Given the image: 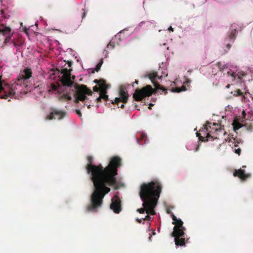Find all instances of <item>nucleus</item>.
I'll return each mask as SVG.
<instances>
[{
    "label": "nucleus",
    "instance_id": "1",
    "mask_svg": "<svg viewBox=\"0 0 253 253\" xmlns=\"http://www.w3.org/2000/svg\"><path fill=\"white\" fill-rule=\"evenodd\" d=\"M91 158L88 157V164L87 170L91 174L93 183L94 190L91 195V205L88 207V211H93L101 206L105 195L109 193L110 189L106 185L111 186L115 184L117 174V168L120 165V159L118 157H113L109 165L103 169L101 165L95 166L91 164Z\"/></svg>",
    "mask_w": 253,
    "mask_h": 253
},
{
    "label": "nucleus",
    "instance_id": "2",
    "mask_svg": "<svg viewBox=\"0 0 253 253\" xmlns=\"http://www.w3.org/2000/svg\"><path fill=\"white\" fill-rule=\"evenodd\" d=\"M64 64L66 67L60 66L55 70H52L49 73V79L52 81L48 86L49 93H62L61 97L70 100L73 97L76 101H84L86 95H90L91 91L84 85H79L74 83V77L71 76L70 64L64 61L61 63Z\"/></svg>",
    "mask_w": 253,
    "mask_h": 253
},
{
    "label": "nucleus",
    "instance_id": "3",
    "mask_svg": "<svg viewBox=\"0 0 253 253\" xmlns=\"http://www.w3.org/2000/svg\"><path fill=\"white\" fill-rule=\"evenodd\" d=\"M161 191L160 183L158 181H152L148 184H143L141 186L140 197L143 201V208L139 209L137 211L140 213L145 211L147 213L144 218H137L136 221L141 223L142 220H152L153 217L156 212L154 209L157 205L158 200Z\"/></svg>",
    "mask_w": 253,
    "mask_h": 253
},
{
    "label": "nucleus",
    "instance_id": "4",
    "mask_svg": "<svg viewBox=\"0 0 253 253\" xmlns=\"http://www.w3.org/2000/svg\"><path fill=\"white\" fill-rule=\"evenodd\" d=\"M32 77V71L29 68H26L21 71L18 76V83L12 84L10 86L8 85H3L0 75V98L8 99L14 96L18 97L22 93H26L28 91H32L34 94L40 93L42 94V91L39 88V85L34 87L28 86L27 84L28 80Z\"/></svg>",
    "mask_w": 253,
    "mask_h": 253
},
{
    "label": "nucleus",
    "instance_id": "5",
    "mask_svg": "<svg viewBox=\"0 0 253 253\" xmlns=\"http://www.w3.org/2000/svg\"><path fill=\"white\" fill-rule=\"evenodd\" d=\"M197 136L202 141H214V145H220L224 142H228L230 146H237L240 143L237 138L229 137V135L218 124L208 122Z\"/></svg>",
    "mask_w": 253,
    "mask_h": 253
},
{
    "label": "nucleus",
    "instance_id": "6",
    "mask_svg": "<svg viewBox=\"0 0 253 253\" xmlns=\"http://www.w3.org/2000/svg\"><path fill=\"white\" fill-rule=\"evenodd\" d=\"M0 34L5 37L4 42L5 44L13 45L17 50L22 48L24 41L21 36L17 34H11V29L9 27L0 24Z\"/></svg>",
    "mask_w": 253,
    "mask_h": 253
},
{
    "label": "nucleus",
    "instance_id": "7",
    "mask_svg": "<svg viewBox=\"0 0 253 253\" xmlns=\"http://www.w3.org/2000/svg\"><path fill=\"white\" fill-rule=\"evenodd\" d=\"M172 223L175 224L173 228L172 235L174 237V242L176 246H183L184 245V239L182 237L184 235V227L182 226L183 222L180 220L177 219L174 215H172Z\"/></svg>",
    "mask_w": 253,
    "mask_h": 253
},
{
    "label": "nucleus",
    "instance_id": "8",
    "mask_svg": "<svg viewBox=\"0 0 253 253\" xmlns=\"http://www.w3.org/2000/svg\"><path fill=\"white\" fill-rule=\"evenodd\" d=\"M94 82L98 84V87L97 86H94L93 90L94 91L99 92V96L97 98L98 101L101 99L107 100L108 99V96L106 95V90L110 87L109 85L106 84L105 81L100 80H95Z\"/></svg>",
    "mask_w": 253,
    "mask_h": 253
},
{
    "label": "nucleus",
    "instance_id": "9",
    "mask_svg": "<svg viewBox=\"0 0 253 253\" xmlns=\"http://www.w3.org/2000/svg\"><path fill=\"white\" fill-rule=\"evenodd\" d=\"M153 89L150 85H147L141 89H136L133 97L136 101H140L144 98L150 96L152 93Z\"/></svg>",
    "mask_w": 253,
    "mask_h": 253
},
{
    "label": "nucleus",
    "instance_id": "10",
    "mask_svg": "<svg viewBox=\"0 0 253 253\" xmlns=\"http://www.w3.org/2000/svg\"><path fill=\"white\" fill-rule=\"evenodd\" d=\"M167 73H164V75L159 76L156 73H152L148 75V77L155 86L156 89L157 90H161L163 92H164V93H166V90L160 84L162 82V78L163 76H167Z\"/></svg>",
    "mask_w": 253,
    "mask_h": 253
},
{
    "label": "nucleus",
    "instance_id": "11",
    "mask_svg": "<svg viewBox=\"0 0 253 253\" xmlns=\"http://www.w3.org/2000/svg\"><path fill=\"white\" fill-rule=\"evenodd\" d=\"M121 201L117 196H114L112 199V203L110 205V209L115 213H119L121 211Z\"/></svg>",
    "mask_w": 253,
    "mask_h": 253
},
{
    "label": "nucleus",
    "instance_id": "12",
    "mask_svg": "<svg viewBox=\"0 0 253 253\" xmlns=\"http://www.w3.org/2000/svg\"><path fill=\"white\" fill-rule=\"evenodd\" d=\"M239 117V120L236 118L232 123L234 131L238 130L242 126V125L241 124L240 122H242L246 119V113L244 110L242 112V117Z\"/></svg>",
    "mask_w": 253,
    "mask_h": 253
},
{
    "label": "nucleus",
    "instance_id": "13",
    "mask_svg": "<svg viewBox=\"0 0 253 253\" xmlns=\"http://www.w3.org/2000/svg\"><path fill=\"white\" fill-rule=\"evenodd\" d=\"M65 116V113L63 111L54 110L50 113V115L46 117L47 120L51 119H61Z\"/></svg>",
    "mask_w": 253,
    "mask_h": 253
},
{
    "label": "nucleus",
    "instance_id": "14",
    "mask_svg": "<svg viewBox=\"0 0 253 253\" xmlns=\"http://www.w3.org/2000/svg\"><path fill=\"white\" fill-rule=\"evenodd\" d=\"M120 97L116 98L115 100V103H117L120 101L123 103H126L127 101L128 98V94L126 89L124 88H121L120 90Z\"/></svg>",
    "mask_w": 253,
    "mask_h": 253
},
{
    "label": "nucleus",
    "instance_id": "15",
    "mask_svg": "<svg viewBox=\"0 0 253 253\" xmlns=\"http://www.w3.org/2000/svg\"><path fill=\"white\" fill-rule=\"evenodd\" d=\"M234 176H238L241 179L243 180H245L246 178L250 177V174L248 173H246L244 170L240 169L236 171L234 173Z\"/></svg>",
    "mask_w": 253,
    "mask_h": 253
},
{
    "label": "nucleus",
    "instance_id": "16",
    "mask_svg": "<svg viewBox=\"0 0 253 253\" xmlns=\"http://www.w3.org/2000/svg\"><path fill=\"white\" fill-rule=\"evenodd\" d=\"M186 89H187L186 88L185 86L183 85L181 88L180 87L173 88L171 89V91L172 92H180L181 91H185Z\"/></svg>",
    "mask_w": 253,
    "mask_h": 253
},
{
    "label": "nucleus",
    "instance_id": "17",
    "mask_svg": "<svg viewBox=\"0 0 253 253\" xmlns=\"http://www.w3.org/2000/svg\"><path fill=\"white\" fill-rule=\"evenodd\" d=\"M140 136H141V140L142 141L144 140V143H145L147 141L146 134L145 133H144V132H141L140 133Z\"/></svg>",
    "mask_w": 253,
    "mask_h": 253
},
{
    "label": "nucleus",
    "instance_id": "18",
    "mask_svg": "<svg viewBox=\"0 0 253 253\" xmlns=\"http://www.w3.org/2000/svg\"><path fill=\"white\" fill-rule=\"evenodd\" d=\"M232 93H233L234 95H240L243 94L241 91L240 88H238L237 90L235 91L234 92H232Z\"/></svg>",
    "mask_w": 253,
    "mask_h": 253
},
{
    "label": "nucleus",
    "instance_id": "19",
    "mask_svg": "<svg viewBox=\"0 0 253 253\" xmlns=\"http://www.w3.org/2000/svg\"><path fill=\"white\" fill-rule=\"evenodd\" d=\"M237 79L241 82L239 84L237 85V86L241 87V88L244 87L245 84L244 83H242V79L240 77H239Z\"/></svg>",
    "mask_w": 253,
    "mask_h": 253
},
{
    "label": "nucleus",
    "instance_id": "20",
    "mask_svg": "<svg viewBox=\"0 0 253 253\" xmlns=\"http://www.w3.org/2000/svg\"><path fill=\"white\" fill-rule=\"evenodd\" d=\"M115 40V39L113 40L110 42V43L107 45V48H109L110 47H111V48H113L114 47L113 41H114Z\"/></svg>",
    "mask_w": 253,
    "mask_h": 253
},
{
    "label": "nucleus",
    "instance_id": "21",
    "mask_svg": "<svg viewBox=\"0 0 253 253\" xmlns=\"http://www.w3.org/2000/svg\"><path fill=\"white\" fill-rule=\"evenodd\" d=\"M6 18V17L4 15L3 11L0 10V20H2V19H4Z\"/></svg>",
    "mask_w": 253,
    "mask_h": 253
},
{
    "label": "nucleus",
    "instance_id": "22",
    "mask_svg": "<svg viewBox=\"0 0 253 253\" xmlns=\"http://www.w3.org/2000/svg\"><path fill=\"white\" fill-rule=\"evenodd\" d=\"M235 152L236 154H238V155H240V152H241V149L240 148H238L237 149H235Z\"/></svg>",
    "mask_w": 253,
    "mask_h": 253
},
{
    "label": "nucleus",
    "instance_id": "23",
    "mask_svg": "<svg viewBox=\"0 0 253 253\" xmlns=\"http://www.w3.org/2000/svg\"><path fill=\"white\" fill-rule=\"evenodd\" d=\"M187 149H188V150H192L194 149V148H192V147H190V146H189V145H187Z\"/></svg>",
    "mask_w": 253,
    "mask_h": 253
},
{
    "label": "nucleus",
    "instance_id": "24",
    "mask_svg": "<svg viewBox=\"0 0 253 253\" xmlns=\"http://www.w3.org/2000/svg\"><path fill=\"white\" fill-rule=\"evenodd\" d=\"M235 26L234 25H232V26H231V29H232V30H234V31H236L235 29L234 28H235Z\"/></svg>",
    "mask_w": 253,
    "mask_h": 253
},
{
    "label": "nucleus",
    "instance_id": "25",
    "mask_svg": "<svg viewBox=\"0 0 253 253\" xmlns=\"http://www.w3.org/2000/svg\"><path fill=\"white\" fill-rule=\"evenodd\" d=\"M76 113L78 115H80L81 114V112H80V111L79 110H76Z\"/></svg>",
    "mask_w": 253,
    "mask_h": 253
},
{
    "label": "nucleus",
    "instance_id": "26",
    "mask_svg": "<svg viewBox=\"0 0 253 253\" xmlns=\"http://www.w3.org/2000/svg\"><path fill=\"white\" fill-rule=\"evenodd\" d=\"M169 30L173 31V28L171 26L169 28Z\"/></svg>",
    "mask_w": 253,
    "mask_h": 253
},
{
    "label": "nucleus",
    "instance_id": "27",
    "mask_svg": "<svg viewBox=\"0 0 253 253\" xmlns=\"http://www.w3.org/2000/svg\"><path fill=\"white\" fill-rule=\"evenodd\" d=\"M86 105H87V107H88V108H89V107H90V104H88V103H86Z\"/></svg>",
    "mask_w": 253,
    "mask_h": 253
},
{
    "label": "nucleus",
    "instance_id": "28",
    "mask_svg": "<svg viewBox=\"0 0 253 253\" xmlns=\"http://www.w3.org/2000/svg\"><path fill=\"white\" fill-rule=\"evenodd\" d=\"M151 105H153V104H151L150 105V106L149 107V109H151Z\"/></svg>",
    "mask_w": 253,
    "mask_h": 253
},
{
    "label": "nucleus",
    "instance_id": "29",
    "mask_svg": "<svg viewBox=\"0 0 253 253\" xmlns=\"http://www.w3.org/2000/svg\"><path fill=\"white\" fill-rule=\"evenodd\" d=\"M123 106H124V105L123 104H121V105L120 106V107L122 108Z\"/></svg>",
    "mask_w": 253,
    "mask_h": 253
},
{
    "label": "nucleus",
    "instance_id": "30",
    "mask_svg": "<svg viewBox=\"0 0 253 253\" xmlns=\"http://www.w3.org/2000/svg\"><path fill=\"white\" fill-rule=\"evenodd\" d=\"M137 142L139 144H140L141 142H139V141L137 139Z\"/></svg>",
    "mask_w": 253,
    "mask_h": 253
},
{
    "label": "nucleus",
    "instance_id": "31",
    "mask_svg": "<svg viewBox=\"0 0 253 253\" xmlns=\"http://www.w3.org/2000/svg\"><path fill=\"white\" fill-rule=\"evenodd\" d=\"M119 36H116L115 39H117Z\"/></svg>",
    "mask_w": 253,
    "mask_h": 253
},
{
    "label": "nucleus",
    "instance_id": "32",
    "mask_svg": "<svg viewBox=\"0 0 253 253\" xmlns=\"http://www.w3.org/2000/svg\"><path fill=\"white\" fill-rule=\"evenodd\" d=\"M226 87L228 88L229 87V85H227Z\"/></svg>",
    "mask_w": 253,
    "mask_h": 253
}]
</instances>
